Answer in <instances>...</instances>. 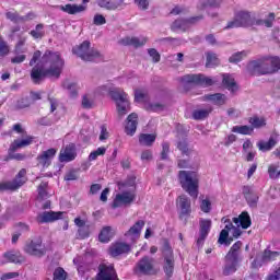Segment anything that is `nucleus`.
I'll use <instances>...</instances> for the list:
<instances>
[{
	"label": "nucleus",
	"mask_w": 280,
	"mask_h": 280,
	"mask_svg": "<svg viewBox=\"0 0 280 280\" xmlns=\"http://www.w3.org/2000/svg\"><path fill=\"white\" fill-rule=\"evenodd\" d=\"M5 16H7V19H9V21H12L13 23H20L23 21H30V19H32V16H34V14L28 13L25 16H21L16 12H7Z\"/></svg>",
	"instance_id": "37"
},
{
	"label": "nucleus",
	"mask_w": 280,
	"mask_h": 280,
	"mask_svg": "<svg viewBox=\"0 0 280 280\" xmlns=\"http://www.w3.org/2000/svg\"><path fill=\"white\" fill-rule=\"evenodd\" d=\"M248 124H250L253 130L266 127V118H259L258 116L250 117L248 119Z\"/></svg>",
	"instance_id": "41"
},
{
	"label": "nucleus",
	"mask_w": 280,
	"mask_h": 280,
	"mask_svg": "<svg viewBox=\"0 0 280 280\" xmlns=\"http://www.w3.org/2000/svg\"><path fill=\"white\" fill-rule=\"evenodd\" d=\"M218 65H220V59L218 58V55H215L214 52H208L206 67L213 68L218 67Z\"/></svg>",
	"instance_id": "43"
},
{
	"label": "nucleus",
	"mask_w": 280,
	"mask_h": 280,
	"mask_svg": "<svg viewBox=\"0 0 280 280\" xmlns=\"http://www.w3.org/2000/svg\"><path fill=\"white\" fill-rule=\"evenodd\" d=\"M148 54L152 58L153 62H161V54H159V50L155 48H150Z\"/></svg>",
	"instance_id": "59"
},
{
	"label": "nucleus",
	"mask_w": 280,
	"mask_h": 280,
	"mask_svg": "<svg viewBox=\"0 0 280 280\" xmlns=\"http://www.w3.org/2000/svg\"><path fill=\"white\" fill-rule=\"evenodd\" d=\"M247 71L249 75H271L268 56L249 61Z\"/></svg>",
	"instance_id": "6"
},
{
	"label": "nucleus",
	"mask_w": 280,
	"mask_h": 280,
	"mask_svg": "<svg viewBox=\"0 0 280 280\" xmlns=\"http://www.w3.org/2000/svg\"><path fill=\"white\" fill-rule=\"evenodd\" d=\"M156 141V133H140L139 143L140 145H145L147 148H152Z\"/></svg>",
	"instance_id": "31"
},
{
	"label": "nucleus",
	"mask_w": 280,
	"mask_h": 280,
	"mask_svg": "<svg viewBox=\"0 0 280 280\" xmlns=\"http://www.w3.org/2000/svg\"><path fill=\"white\" fill-rule=\"evenodd\" d=\"M52 280H67V271L62 267L56 268L52 273Z\"/></svg>",
	"instance_id": "50"
},
{
	"label": "nucleus",
	"mask_w": 280,
	"mask_h": 280,
	"mask_svg": "<svg viewBox=\"0 0 280 280\" xmlns=\"http://www.w3.org/2000/svg\"><path fill=\"white\" fill-rule=\"evenodd\" d=\"M120 43L125 47H135L136 49H139V47H143V45L148 43V37H125Z\"/></svg>",
	"instance_id": "23"
},
{
	"label": "nucleus",
	"mask_w": 280,
	"mask_h": 280,
	"mask_svg": "<svg viewBox=\"0 0 280 280\" xmlns=\"http://www.w3.org/2000/svg\"><path fill=\"white\" fill-rule=\"evenodd\" d=\"M233 229V223L226 224L225 229L220 232L218 242L220 244H225V246H231L233 238H229V231Z\"/></svg>",
	"instance_id": "32"
},
{
	"label": "nucleus",
	"mask_w": 280,
	"mask_h": 280,
	"mask_svg": "<svg viewBox=\"0 0 280 280\" xmlns=\"http://www.w3.org/2000/svg\"><path fill=\"white\" fill-rule=\"evenodd\" d=\"M200 209L203 213H209L211 211V201L209 199L201 200Z\"/></svg>",
	"instance_id": "61"
},
{
	"label": "nucleus",
	"mask_w": 280,
	"mask_h": 280,
	"mask_svg": "<svg viewBox=\"0 0 280 280\" xmlns=\"http://www.w3.org/2000/svg\"><path fill=\"white\" fill-rule=\"evenodd\" d=\"M72 54L84 60V62H95L102 58V54L95 48H91V42L84 40L81 45L72 48Z\"/></svg>",
	"instance_id": "4"
},
{
	"label": "nucleus",
	"mask_w": 280,
	"mask_h": 280,
	"mask_svg": "<svg viewBox=\"0 0 280 280\" xmlns=\"http://www.w3.org/2000/svg\"><path fill=\"white\" fill-rule=\"evenodd\" d=\"M275 145H277V140L272 137L267 142L264 140L257 142V148L260 152H270Z\"/></svg>",
	"instance_id": "35"
},
{
	"label": "nucleus",
	"mask_w": 280,
	"mask_h": 280,
	"mask_svg": "<svg viewBox=\"0 0 280 280\" xmlns=\"http://www.w3.org/2000/svg\"><path fill=\"white\" fill-rule=\"evenodd\" d=\"M137 126H139V116L137 113H131L127 117V122L125 126V132L128 137H135V132H137Z\"/></svg>",
	"instance_id": "20"
},
{
	"label": "nucleus",
	"mask_w": 280,
	"mask_h": 280,
	"mask_svg": "<svg viewBox=\"0 0 280 280\" xmlns=\"http://www.w3.org/2000/svg\"><path fill=\"white\" fill-rule=\"evenodd\" d=\"M96 280H119L115 265L101 264L96 273Z\"/></svg>",
	"instance_id": "9"
},
{
	"label": "nucleus",
	"mask_w": 280,
	"mask_h": 280,
	"mask_svg": "<svg viewBox=\"0 0 280 280\" xmlns=\"http://www.w3.org/2000/svg\"><path fill=\"white\" fill-rule=\"evenodd\" d=\"M279 170V166L278 165H275V164H270L268 166V174H269V178H272L273 180H277V174H278V171Z\"/></svg>",
	"instance_id": "57"
},
{
	"label": "nucleus",
	"mask_w": 280,
	"mask_h": 280,
	"mask_svg": "<svg viewBox=\"0 0 280 280\" xmlns=\"http://www.w3.org/2000/svg\"><path fill=\"white\" fill-rule=\"evenodd\" d=\"M81 106H82V108H85V109L93 108V101L91 98H89V95H86V94L83 95Z\"/></svg>",
	"instance_id": "58"
},
{
	"label": "nucleus",
	"mask_w": 280,
	"mask_h": 280,
	"mask_svg": "<svg viewBox=\"0 0 280 280\" xmlns=\"http://www.w3.org/2000/svg\"><path fill=\"white\" fill-rule=\"evenodd\" d=\"M58 153V150L50 148L46 151H43L39 155H37V164L42 165V167H49L51 165V161H54V158Z\"/></svg>",
	"instance_id": "17"
},
{
	"label": "nucleus",
	"mask_w": 280,
	"mask_h": 280,
	"mask_svg": "<svg viewBox=\"0 0 280 280\" xmlns=\"http://www.w3.org/2000/svg\"><path fill=\"white\" fill-rule=\"evenodd\" d=\"M180 82L184 84H198L199 86H213L215 81L205 74H186L182 77Z\"/></svg>",
	"instance_id": "8"
},
{
	"label": "nucleus",
	"mask_w": 280,
	"mask_h": 280,
	"mask_svg": "<svg viewBox=\"0 0 280 280\" xmlns=\"http://www.w3.org/2000/svg\"><path fill=\"white\" fill-rule=\"evenodd\" d=\"M30 106H32V100L30 98V96L21 97L15 104V108H18L19 110L23 108H30Z\"/></svg>",
	"instance_id": "45"
},
{
	"label": "nucleus",
	"mask_w": 280,
	"mask_h": 280,
	"mask_svg": "<svg viewBox=\"0 0 280 280\" xmlns=\"http://www.w3.org/2000/svg\"><path fill=\"white\" fill-rule=\"evenodd\" d=\"M232 132H235L236 135H245V136H250L255 131L253 130L252 126L248 125H243V126H234L232 128Z\"/></svg>",
	"instance_id": "40"
},
{
	"label": "nucleus",
	"mask_w": 280,
	"mask_h": 280,
	"mask_svg": "<svg viewBox=\"0 0 280 280\" xmlns=\"http://www.w3.org/2000/svg\"><path fill=\"white\" fill-rule=\"evenodd\" d=\"M238 267L240 262L226 261L225 266L223 267V277H230V275H235Z\"/></svg>",
	"instance_id": "38"
},
{
	"label": "nucleus",
	"mask_w": 280,
	"mask_h": 280,
	"mask_svg": "<svg viewBox=\"0 0 280 280\" xmlns=\"http://www.w3.org/2000/svg\"><path fill=\"white\" fill-rule=\"evenodd\" d=\"M63 86L70 91V97H78V85L75 83L66 82Z\"/></svg>",
	"instance_id": "55"
},
{
	"label": "nucleus",
	"mask_w": 280,
	"mask_h": 280,
	"mask_svg": "<svg viewBox=\"0 0 280 280\" xmlns=\"http://www.w3.org/2000/svg\"><path fill=\"white\" fill-rule=\"evenodd\" d=\"M62 215H65V212L62 211H58V212L45 211L37 215V222L38 224H48L49 222H56L57 220H62Z\"/></svg>",
	"instance_id": "16"
},
{
	"label": "nucleus",
	"mask_w": 280,
	"mask_h": 280,
	"mask_svg": "<svg viewBox=\"0 0 280 280\" xmlns=\"http://www.w3.org/2000/svg\"><path fill=\"white\" fill-rule=\"evenodd\" d=\"M65 180H78V171L71 170L65 175Z\"/></svg>",
	"instance_id": "63"
},
{
	"label": "nucleus",
	"mask_w": 280,
	"mask_h": 280,
	"mask_svg": "<svg viewBox=\"0 0 280 280\" xmlns=\"http://www.w3.org/2000/svg\"><path fill=\"white\" fill-rule=\"evenodd\" d=\"M206 8H220V2L218 0H207L198 7V10H205Z\"/></svg>",
	"instance_id": "56"
},
{
	"label": "nucleus",
	"mask_w": 280,
	"mask_h": 280,
	"mask_svg": "<svg viewBox=\"0 0 280 280\" xmlns=\"http://www.w3.org/2000/svg\"><path fill=\"white\" fill-rule=\"evenodd\" d=\"M167 154H170V142H163L161 152L162 161H167Z\"/></svg>",
	"instance_id": "60"
},
{
	"label": "nucleus",
	"mask_w": 280,
	"mask_h": 280,
	"mask_svg": "<svg viewBox=\"0 0 280 280\" xmlns=\"http://www.w3.org/2000/svg\"><path fill=\"white\" fill-rule=\"evenodd\" d=\"M3 258L9 264H25V256L19 250H9L3 254Z\"/></svg>",
	"instance_id": "25"
},
{
	"label": "nucleus",
	"mask_w": 280,
	"mask_h": 280,
	"mask_svg": "<svg viewBox=\"0 0 280 280\" xmlns=\"http://www.w3.org/2000/svg\"><path fill=\"white\" fill-rule=\"evenodd\" d=\"M223 78V85L228 91H231L232 93H235L237 91V83L235 82V79L231 74H222Z\"/></svg>",
	"instance_id": "34"
},
{
	"label": "nucleus",
	"mask_w": 280,
	"mask_h": 280,
	"mask_svg": "<svg viewBox=\"0 0 280 280\" xmlns=\"http://www.w3.org/2000/svg\"><path fill=\"white\" fill-rule=\"evenodd\" d=\"M187 25H189L187 19H177L173 22L172 30H182L185 32V30H187Z\"/></svg>",
	"instance_id": "46"
},
{
	"label": "nucleus",
	"mask_w": 280,
	"mask_h": 280,
	"mask_svg": "<svg viewBox=\"0 0 280 280\" xmlns=\"http://www.w3.org/2000/svg\"><path fill=\"white\" fill-rule=\"evenodd\" d=\"M45 27V25L43 24H37L35 30L31 31V36L34 37L35 39L38 38H43V36H45V31H43V28Z\"/></svg>",
	"instance_id": "49"
},
{
	"label": "nucleus",
	"mask_w": 280,
	"mask_h": 280,
	"mask_svg": "<svg viewBox=\"0 0 280 280\" xmlns=\"http://www.w3.org/2000/svg\"><path fill=\"white\" fill-rule=\"evenodd\" d=\"M267 280H280V267L267 277Z\"/></svg>",
	"instance_id": "64"
},
{
	"label": "nucleus",
	"mask_w": 280,
	"mask_h": 280,
	"mask_svg": "<svg viewBox=\"0 0 280 280\" xmlns=\"http://www.w3.org/2000/svg\"><path fill=\"white\" fill-rule=\"evenodd\" d=\"M162 253L164 258L174 257V249H172V245H170V241L167 238L163 240Z\"/></svg>",
	"instance_id": "44"
},
{
	"label": "nucleus",
	"mask_w": 280,
	"mask_h": 280,
	"mask_svg": "<svg viewBox=\"0 0 280 280\" xmlns=\"http://www.w3.org/2000/svg\"><path fill=\"white\" fill-rule=\"evenodd\" d=\"M12 130L18 135H22V139H27V137H34V136L27 135V131H25V129L23 128V125L21 124L13 125Z\"/></svg>",
	"instance_id": "54"
},
{
	"label": "nucleus",
	"mask_w": 280,
	"mask_h": 280,
	"mask_svg": "<svg viewBox=\"0 0 280 280\" xmlns=\"http://www.w3.org/2000/svg\"><path fill=\"white\" fill-rule=\"evenodd\" d=\"M113 237H115V231H113L112 226L107 225L101 230L98 234V242H101V244H108Z\"/></svg>",
	"instance_id": "29"
},
{
	"label": "nucleus",
	"mask_w": 280,
	"mask_h": 280,
	"mask_svg": "<svg viewBox=\"0 0 280 280\" xmlns=\"http://www.w3.org/2000/svg\"><path fill=\"white\" fill-rule=\"evenodd\" d=\"M136 268L140 275H156V269L154 268V258L149 256L142 257L136 265Z\"/></svg>",
	"instance_id": "11"
},
{
	"label": "nucleus",
	"mask_w": 280,
	"mask_h": 280,
	"mask_svg": "<svg viewBox=\"0 0 280 280\" xmlns=\"http://www.w3.org/2000/svg\"><path fill=\"white\" fill-rule=\"evenodd\" d=\"M175 266L176 261L174 260V256H166L164 258L163 270L166 279H172V277H174Z\"/></svg>",
	"instance_id": "27"
},
{
	"label": "nucleus",
	"mask_w": 280,
	"mask_h": 280,
	"mask_svg": "<svg viewBox=\"0 0 280 280\" xmlns=\"http://www.w3.org/2000/svg\"><path fill=\"white\" fill-rule=\"evenodd\" d=\"M60 10L67 14H80V12H84L86 10V7L82 4H66L60 7Z\"/></svg>",
	"instance_id": "33"
},
{
	"label": "nucleus",
	"mask_w": 280,
	"mask_h": 280,
	"mask_svg": "<svg viewBox=\"0 0 280 280\" xmlns=\"http://www.w3.org/2000/svg\"><path fill=\"white\" fill-rule=\"evenodd\" d=\"M122 3L124 0H98L100 8H105L106 10H117Z\"/></svg>",
	"instance_id": "36"
},
{
	"label": "nucleus",
	"mask_w": 280,
	"mask_h": 280,
	"mask_svg": "<svg viewBox=\"0 0 280 280\" xmlns=\"http://www.w3.org/2000/svg\"><path fill=\"white\" fill-rule=\"evenodd\" d=\"M203 102H213L217 106H224L226 104V95L222 93L206 94Z\"/></svg>",
	"instance_id": "28"
},
{
	"label": "nucleus",
	"mask_w": 280,
	"mask_h": 280,
	"mask_svg": "<svg viewBox=\"0 0 280 280\" xmlns=\"http://www.w3.org/2000/svg\"><path fill=\"white\" fill-rule=\"evenodd\" d=\"M243 196L249 207H252V208L257 207V202H259V195H257V192H255L253 187L243 186Z\"/></svg>",
	"instance_id": "21"
},
{
	"label": "nucleus",
	"mask_w": 280,
	"mask_h": 280,
	"mask_svg": "<svg viewBox=\"0 0 280 280\" xmlns=\"http://www.w3.org/2000/svg\"><path fill=\"white\" fill-rule=\"evenodd\" d=\"M240 250H242V241H237L232 245L225 256V261H234L240 264Z\"/></svg>",
	"instance_id": "24"
},
{
	"label": "nucleus",
	"mask_w": 280,
	"mask_h": 280,
	"mask_svg": "<svg viewBox=\"0 0 280 280\" xmlns=\"http://www.w3.org/2000/svg\"><path fill=\"white\" fill-rule=\"evenodd\" d=\"M178 207L180 209L179 220L187 222V218L191 215V200L186 195L178 197Z\"/></svg>",
	"instance_id": "14"
},
{
	"label": "nucleus",
	"mask_w": 280,
	"mask_h": 280,
	"mask_svg": "<svg viewBox=\"0 0 280 280\" xmlns=\"http://www.w3.org/2000/svg\"><path fill=\"white\" fill-rule=\"evenodd\" d=\"M34 143V137H26L25 139H15L8 150V155L5 156L4 161H14L13 152L16 150H21L23 148H27Z\"/></svg>",
	"instance_id": "10"
},
{
	"label": "nucleus",
	"mask_w": 280,
	"mask_h": 280,
	"mask_svg": "<svg viewBox=\"0 0 280 280\" xmlns=\"http://www.w3.org/2000/svg\"><path fill=\"white\" fill-rule=\"evenodd\" d=\"M48 185L49 184H47V183L39 184V186L37 188L39 200H45V199L49 198V192H47Z\"/></svg>",
	"instance_id": "47"
},
{
	"label": "nucleus",
	"mask_w": 280,
	"mask_h": 280,
	"mask_svg": "<svg viewBox=\"0 0 280 280\" xmlns=\"http://www.w3.org/2000/svg\"><path fill=\"white\" fill-rule=\"evenodd\" d=\"M23 250L26 255H30L31 257H45L47 255V248L45 247V244H43V238H33L28 240Z\"/></svg>",
	"instance_id": "7"
},
{
	"label": "nucleus",
	"mask_w": 280,
	"mask_h": 280,
	"mask_svg": "<svg viewBox=\"0 0 280 280\" xmlns=\"http://www.w3.org/2000/svg\"><path fill=\"white\" fill-rule=\"evenodd\" d=\"M106 154L105 147L97 148L95 151H92L89 155V161H97V156H104Z\"/></svg>",
	"instance_id": "51"
},
{
	"label": "nucleus",
	"mask_w": 280,
	"mask_h": 280,
	"mask_svg": "<svg viewBox=\"0 0 280 280\" xmlns=\"http://www.w3.org/2000/svg\"><path fill=\"white\" fill-rule=\"evenodd\" d=\"M211 232V220L210 219H201L199 221V237L197 238V246L205 245V240L209 237V233Z\"/></svg>",
	"instance_id": "15"
},
{
	"label": "nucleus",
	"mask_w": 280,
	"mask_h": 280,
	"mask_svg": "<svg viewBox=\"0 0 280 280\" xmlns=\"http://www.w3.org/2000/svg\"><path fill=\"white\" fill-rule=\"evenodd\" d=\"M178 182L191 198H198V189L200 187V178L198 177V173L194 171H179L178 172Z\"/></svg>",
	"instance_id": "3"
},
{
	"label": "nucleus",
	"mask_w": 280,
	"mask_h": 280,
	"mask_svg": "<svg viewBox=\"0 0 280 280\" xmlns=\"http://www.w3.org/2000/svg\"><path fill=\"white\" fill-rule=\"evenodd\" d=\"M210 113H213V107H207L203 109H195L191 114L195 121H205L209 117Z\"/></svg>",
	"instance_id": "30"
},
{
	"label": "nucleus",
	"mask_w": 280,
	"mask_h": 280,
	"mask_svg": "<svg viewBox=\"0 0 280 280\" xmlns=\"http://www.w3.org/2000/svg\"><path fill=\"white\" fill-rule=\"evenodd\" d=\"M109 96L116 103L119 117L128 115V110H130L128 94L121 89H114L109 91Z\"/></svg>",
	"instance_id": "5"
},
{
	"label": "nucleus",
	"mask_w": 280,
	"mask_h": 280,
	"mask_svg": "<svg viewBox=\"0 0 280 280\" xmlns=\"http://www.w3.org/2000/svg\"><path fill=\"white\" fill-rule=\"evenodd\" d=\"M133 3H135L140 10H148V8H150V1H148V0H133Z\"/></svg>",
	"instance_id": "62"
},
{
	"label": "nucleus",
	"mask_w": 280,
	"mask_h": 280,
	"mask_svg": "<svg viewBox=\"0 0 280 280\" xmlns=\"http://www.w3.org/2000/svg\"><path fill=\"white\" fill-rule=\"evenodd\" d=\"M267 58L269 60V69L271 71V75L280 71V58L270 56H267Z\"/></svg>",
	"instance_id": "42"
},
{
	"label": "nucleus",
	"mask_w": 280,
	"mask_h": 280,
	"mask_svg": "<svg viewBox=\"0 0 280 280\" xmlns=\"http://www.w3.org/2000/svg\"><path fill=\"white\" fill-rule=\"evenodd\" d=\"M75 159H78V149L75 148V143H69L60 150V163H71V161H75Z\"/></svg>",
	"instance_id": "12"
},
{
	"label": "nucleus",
	"mask_w": 280,
	"mask_h": 280,
	"mask_svg": "<svg viewBox=\"0 0 280 280\" xmlns=\"http://www.w3.org/2000/svg\"><path fill=\"white\" fill-rule=\"evenodd\" d=\"M145 226V221L139 220L137 221L126 233L125 237H130L132 242L135 240H139L141 237V231H143V228Z\"/></svg>",
	"instance_id": "22"
},
{
	"label": "nucleus",
	"mask_w": 280,
	"mask_h": 280,
	"mask_svg": "<svg viewBox=\"0 0 280 280\" xmlns=\"http://www.w3.org/2000/svg\"><path fill=\"white\" fill-rule=\"evenodd\" d=\"M25 176H27V170L21 168L13 180L7 182L10 187V191H16V189L23 187L25 183H27V177Z\"/></svg>",
	"instance_id": "18"
},
{
	"label": "nucleus",
	"mask_w": 280,
	"mask_h": 280,
	"mask_svg": "<svg viewBox=\"0 0 280 280\" xmlns=\"http://www.w3.org/2000/svg\"><path fill=\"white\" fill-rule=\"evenodd\" d=\"M135 194L130 191L118 194L116 195V198L114 199L112 207L114 209H117L118 207H121V205H130L131 202H135Z\"/></svg>",
	"instance_id": "19"
},
{
	"label": "nucleus",
	"mask_w": 280,
	"mask_h": 280,
	"mask_svg": "<svg viewBox=\"0 0 280 280\" xmlns=\"http://www.w3.org/2000/svg\"><path fill=\"white\" fill-rule=\"evenodd\" d=\"M10 54V46L8 42L3 40V37L0 36V58H5Z\"/></svg>",
	"instance_id": "53"
},
{
	"label": "nucleus",
	"mask_w": 280,
	"mask_h": 280,
	"mask_svg": "<svg viewBox=\"0 0 280 280\" xmlns=\"http://www.w3.org/2000/svg\"><path fill=\"white\" fill-rule=\"evenodd\" d=\"M276 14L273 12L269 13L267 19H257L255 15L250 14L249 11H238L234 14V19L228 22V25L223 30H235L237 27H260L265 25V27H272L275 25Z\"/></svg>",
	"instance_id": "2"
},
{
	"label": "nucleus",
	"mask_w": 280,
	"mask_h": 280,
	"mask_svg": "<svg viewBox=\"0 0 280 280\" xmlns=\"http://www.w3.org/2000/svg\"><path fill=\"white\" fill-rule=\"evenodd\" d=\"M246 56H247L246 51L235 52L229 58V62H231L232 65H237V62H242V60H244Z\"/></svg>",
	"instance_id": "48"
},
{
	"label": "nucleus",
	"mask_w": 280,
	"mask_h": 280,
	"mask_svg": "<svg viewBox=\"0 0 280 280\" xmlns=\"http://www.w3.org/2000/svg\"><path fill=\"white\" fill-rule=\"evenodd\" d=\"M31 79L34 84H40L45 78L58 80L65 70V59L59 51L46 50L44 54L36 50L30 60Z\"/></svg>",
	"instance_id": "1"
},
{
	"label": "nucleus",
	"mask_w": 280,
	"mask_h": 280,
	"mask_svg": "<svg viewBox=\"0 0 280 280\" xmlns=\"http://www.w3.org/2000/svg\"><path fill=\"white\" fill-rule=\"evenodd\" d=\"M130 250H132V246L124 242H115L108 248L110 257H120V255H128Z\"/></svg>",
	"instance_id": "13"
},
{
	"label": "nucleus",
	"mask_w": 280,
	"mask_h": 280,
	"mask_svg": "<svg viewBox=\"0 0 280 280\" xmlns=\"http://www.w3.org/2000/svg\"><path fill=\"white\" fill-rule=\"evenodd\" d=\"M177 149L182 151V154L185 156H189L191 154V150H189V145L187 144V140H182L177 142Z\"/></svg>",
	"instance_id": "52"
},
{
	"label": "nucleus",
	"mask_w": 280,
	"mask_h": 280,
	"mask_svg": "<svg viewBox=\"0 0 280 280\" xmlns=\"http://www.w3.org/2000/svg\"><path fill=\"white\" fill-rule=\"evenodd\" d=\"M280 256L279 252H272L270 249H265L262 253L261 260L265 264H268L270 261H277V258Z\"/></svg>",
	"instance_id": "39"
},
{
	"label": "nucleus",
	"mask_w": 280,
	"mask_h": 280,
	"mask_svg": "<svg viewBox=\"0 0 280 280\" xmlns=\"http://www.w3.org/2000/svg\"><path fill=\"white\" fill-rule=\"evenodd\" d=\"M232 221L236 226H241L242 229H249L250 224H253V220H250V214L247 211H243L238 218H233Z\"/></svg>",
	"instance_id": "26"
}]
</instances>
